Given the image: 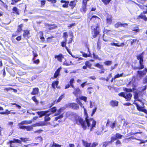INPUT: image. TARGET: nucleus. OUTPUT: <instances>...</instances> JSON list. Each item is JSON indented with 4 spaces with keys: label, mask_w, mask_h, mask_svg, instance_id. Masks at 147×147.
I'll use <instances>...</instances> for the list:
<instances>
[{
    "label": "nucleus",
    "mask_w": 147,
    "mask_h": 147,
    "mask_svg": "<svg viewBox=\"0 0 147 147\" xmlns=\"http://www.w3.org/2000/svg\"><path fill=\"white\" fill-rule=\"evenodd\" d=\"M84 115L85 116V120L83 119L78 115L74 117L75 123L80 125L84 130H86L87 127L90 128V131H92L94 128L96 127V121L93 118H89L88 114L85 108L84 109Z\"/></svg>",
    "instance_id": "1"
},
{
    "label": "nucleus",
    "mask_w": 147,
    "mask_h": 147,
    "mask_svg": "<svg viewBox=\"0 0 147 147\" xmlns=\"http://www.w3.org/2000/svg\"><path fill=\"white\" fill-rule=\"evenodd\" d=\"M90 20L94 23L96 24V26L92 30V38H96L100 35L101 30L100 29V23L101 21V19L97 16L93 15L89 18Z\"/></svg>",
    "instance_id": "2"
},
{
    "label": "nucleus",
    "mask_w": 147,
    "mask_h": 147,
    "mask_svg": "<svg viewBox=\"0 0 147 147\" xmlns=\"http://www.w3.org/2000/svg\"><path fill=\"white\" fill-rule=\"evenodd\" d=\"M20 139V140L13 138V141L10 140L7 142V144H10V147H17L15 143L21 144L22 142H26L29 141V138H26L21 137Z\"/></svg>",
    "instance_id": "3"
},
{
    "label": "nucleus",
    "mask_w": 147,
    "mask_h": 147,
    "mask_svg": "<svg viewBox=\"0 0 147 147\" xmlns=\"http://www.w3.org/2000/svg\"><path fill=\"white\" fill-rule=\"evenodd\" d=\"M144 52H143L141 53L136 56L137 59L139 60V65L138 67H135L133 69L134 70L142 69L144 68Z\"/></svg>",
    "instance_id": "4"
},
{
    "label": "nucleus",
    "mask_w": 147,
    "mask_h": 147,
    "mask_svg": "<svg viewBox=\"0 0 147 147\" xmlns=\"http://www.w3.org/2000/svg\"><path fill=\"white\" fill-rule=\"evenodd\" d=\"M61 3H64L62 7L63 8H68L69 6L71 9H73L76 5V1L74 0L70 2L64 0H61Z\"/></svg>",
    "instance_id": "5"
},
{
    "label": "nucleus",
    "mask_w": 147,
    "mask_h": 147,
    "mask_svg": "<svg viewBox=\"0 0 147 147\" xmlns=\"http://www.w3.org/2000/svg\"><path fill=\"white\" fill-rule=\"evenodd\" d=\"M118 95L119 96L124 98L126 101H130L132 96V95L131 93L126 94L124 92H121Z\"/></svg>",
    "instance_id": "6"
},
{
    "label": "nucleus",
    "mask_w": 147,
    "mask_h": 147,
    "mask_svg": "<svg viewBox=\"0 0 147 147\" xmlns=\"http://www.w3.org/2000/svg\"><path fill=\"white\" fill-rule=\"evenodd\" d=\"M147 14V9L146 11H143L141 13L140 15L137 16V19L138 20H142L144 22L147 21V17L146 15V14Z\"/></svg>",
    "instance_id": "7"
},
{
    "label": "nucleus",
    "mask_w": 147,
    "mask_h": 147,
    "mask_svg": "<svg viewBox=\"0 0 147 147\" xmlns=\"http://www.w3.org/2000/svg\"><path fill=\"white\" fill-rule=\"evenodd\" d=\"M67 40H64L63 41L61 42V45L63 47H64L67 50L68 53L73 58H75V56L73 55L70 50L68 49V47L66 46ZM75 58H77L75 57Z\"/></svg>",
    "instance_id": "8"
},
{
    "label": "nucleus",
    "mask_w": 147,
    "mask_h": 147,
    "mask_svg": "<svg viewBox=\"0 0 147 147\" xmlns=\"http://www.w3.org/2000/svg\"><path fill=\"white\" fill-rule=\"evenodd\" d=\"M74 90L72 92L73 94L76 97H78L79 95H80L82 92L79 87L75 88L74 87Z\"/></svg>",
    "instance_id": "9"
},
{
    "label": "nucleus",
    "mask_w": 147,
    "mask_h": 147,
    "mask_svg": "<svg viewBox=\"0 0 147 147\" xmlns=\"http://www.w3.org/2000/svg\"><path fill=\"white\" fill-rule=\"evenodd\" d=\"M30 30L28 29L24 30H23V36L24 38L28 39L30 37Z\"/></svg>",
    "instance_id": "10"
},
{
    "label": "nucleus",
    "mask_w": 147,
    "mask_h": 147,
    "mask_svg": "<svg viewBox=\"0 0 147 147\" xmlns=\"http://www.w3.org/2000/svg\"><path fill=\"white\" fill-rule=\"evenodd\" d=\"M32 123V120L27 121L24 120L21 121V122L18 123V126L19 129H21L20 127L21 126H24L22 125H28L31 123Z\"/></svg>",
    "instance_id": "11"
},
{
    "label": "nucleus",
    "mask_w": 147,
    "mask_h": 147,
    "mask_svg": "<svg viewBox=\"0 0 147 147\" xmlns=\"http://www.w3.org/2000/svg\"><path fill=\"white\" fill-rule=\"evenodd\" d=\"M138 98V93L137 92H135L134 95V98L135 100L134 101H135V100L139 101L141 104V105H140V106H142L144 105V103L142 102V100L139 99Z\"/></svg>",
    "instance_id": "12"
},
{
    "label": "nucleus",
    "mask_w": 147,
    "mask_h": 147,
    "mask_svg": "<svg viewBox=\"0 0 147 147\" xmlns=\"http://www.w3.org/2000/svg\"><path fill=\"white\" fill-rule=\"evenodd\" d=\"M54 58L59 62H62L63 59L64 58V55L62 53H60L58 55H55Z\"/></svg>",
    "instance_id": "13"
},
{
    "label": "nucleus",
    "mask_w": 147,
    "mask_h": 147,
    "mask_svg": "<svg viewBox=\"0 0 147 147\" xmlns=\"http://www.w3.org/2000/svg\"><path fill=\"white\" fill-rule=\"evenodd\" d=\"M85 65L83 66L82 68L84 70L87 69L88 68L89 69H92V64L89 61H86L85 62Z\"/></svg>",
    "instance_id": "14"
},
{
    "label": "nucleus",
    "mask_w": 147,
    "mask_h": 147,
    "mask_svg": "<svg viewBox=\"0 0 147 147\" xmlns=\"http://www.w3.org/2000/svg\"><path fill=\"white\" fill-rule=\"evenodd\" d=\"M82 7L80 9V11L82 12L85 13L87 10L86 8L87 3L86 2L82 1Z\"/></svg>",
    "instance_id": "15"
},
{
    "label": "nucleus",
    "mask_w": 147,
    "mask_h": 147,
    "mask_svg": "<svg viewBox=\"0 0 147 147\" xmlns=\"http://www.w3.org/2000/svg\"><path fill=\"white\" fill-rule=\"evenodd\" d=\"M86 49H87V51L89 53L88 54L82 51H80V53L82 54V56L86 58L91 57V54L90 51L89 47H86Z\"/></svg>",
    "instance_id": "16"
},
{
    "label": "nucleus",
    "mask_w": 147,
    "mask_h": 147,
    "mask_svg": "<svg viewBox=\"0 0 147 147\" xmlns=\"http://www.w3.org/2000/svg\"><path fill=\"white\" fill-rule=\"evenodd\" d=\"M61 69V67L58 68L55 72L53 76L51 78V79H53L57 78L60 75V73Z\"/></svg>",
    "instance_id": "17"
},
{
    "label": "nucleus",
    "mask_w": 147,
    "mask_h": 147,
    "mask_svg": "<svg viewBox=\"0 0 147 147\" xmlns=\"http://www.w3.org/2000/svg\"><path fill=\"white\" fill-rule=\"evenodd\" d=\"M94 66L101 69L100 72V74L103 73L104 72L105 69L103 65L100 64L99 63H97L95 64Z\"/></svg>",
    "instance_id": "18"
},
{
    "label": "nucleus",
    "mask_w": 147,
    "mask_h": 147,
    "mask_svg": "<svg viewBox=\"0 0 147 147\" xmlns=\"http://www.w3.org/2000/svg\"><path fill=\"white\" fill-rule=\"evenodd\" d=\"M59 84V81L57 80H56L53 81L52 82L51 84V86L52 88L54 90L56 88H60L59 86H58Z\"/></svg>",
    "instance_id": "19"
},
{
    "label": "nucleus",
    "mask_w": 147,
    "mask_h": 147,
    "mask_svg": "<svg viewBox=\"0 0 147 147\" xmlns=\"http://www.w3.org/2000/svg\"><path fill=\"white\" fill-rule=\"evenodd\" d=\"M114 41L115 42H117V43H111V45L115 46L116 47H123L125 45V43L124 42H122L121 43L119 44V42L118 41H117L116 40H115Z\"/></svg>",
    "instance_id": "20"
},
{
    "label": "nucleus",
    "mask_w": 147,
    "mask_h": 147,
    "mask_svg": "<svg viewBox=\"0 0 147 147\" xmlns=\"http://www.w3.org/2000/svg\"><path fill=\"white\" fill-rule=\"evenodd\" d=\"M113 18L111 15L108 14L106 18V22L107 24L109 25L111 24L112 22Z\"/></svg>",
    "instance_id": "21"
},
{
    "label": "nucleus",
    "mask_w": 147,
    "mask_h": 147,
    "mask_svg": "<svg viewBox=\"0 0 147 147\" xmlns=\"http://www.w3.org/2000/svg\"><path fill=\"white\" fill-rule=\"evenodd\" d=\"M49 112L48 110L45 111H37L36 113L40 117H42L43 116L46 115Z\"/></svg>",
    "instance_id": "22"
},
{
    "label": "nucleus",
    "mask_w": 147,
    "mask_h": 147,
    "mask_svg": "<svg viewBox=\"0 0 147 147\" xmlns=\"http://www.w3.org/2000/svg\"><path fill=\"white\" fill-rule=\"evenodd\" d=\"M39 92V89L38 87H35L33 88L32 91L30 94L32 95L38 94Z\"/></svg>",
    "instance_id": "23"
},
{
    "label": "nucleus",
    "mask_w": 147,
    "mask_h": 147,
    "mask_svg": "<svg viewBox=\"0 0 147 147\" xmlns=\"http://www.w3.org/2000/svg\"><path fill=\"white\" fill-rule=\"evenodd\" d=\"M20 128H21V129H26L27 131H31L33 129V128L32 126L29 125L21 126Z\"/></svg>",
    "instance_id": "24"
},
{
    "label": "nucleus",
    "mask_w": 147,
    "mask_h": 147,
    "mask_svg": "<svg viewBox=\"0 0 147 147\" xmlns=\"http://www.w3.org/2000/svg\"><path fill=\"white\" fill-rule=\"evenodd\" d=\"M69 106L74 109L78 110L79 109V106L76 103H71L70 104Z\"/></svg>",
    "instance_id": "25"
},
{
    "label": "nucleus",
    "mask_w": 147,
    "mask_h": 147,
    "mask_svg": "<svg viewBox=\"0 0 147 147\" xmlns=\"http://www.w3.org/2000/svg\"><path fill=\"white\" fill-rule=\"evenodd\" d=\"M46 125V123L44 121H40L34 124V126H43Z\"/></svg>",
    "instance_id": "26"
},
{
    "label": "nucleus",
    "mask_w": 147,
    "mask_h": 147,
    "mask_svg": "<svg viewBox=\"0 0 147 147\" xmlns=\"http://www.w3.org/2000/svg\"><path fill=\"white\" fill-rule=\"evenodd\" d=\"M119 102L116 100H112L110 101V105L113 107L117 106L118 105Z\"/></svg>",
    "instance_id": "27"
},
{
    "label": "nucleus",
    "mask_w": 147,
    "mask_h": 147,
    "mask_svg": "<svg viewBox=\"0 0 147 147\" xmlns=\"http://www.w3.org/2000/svg\"><path fill=\"white\" fill-rule=\"evenodd\" d=\"M137 76L141 78L146 75L145 73L142 71H137Z\"/></svg>",
    "instance_id": "28"
},
{
    "label": "nucleus",
    "mask_w": 147,
    "mask_h": 147,
    "mask_svg": "<svg viewBox=\"0 0 147 147\" xmlns=\"http://www.w3.org/2000/svg\"><path fill=\"white\" fill-rule=\"evenodd\" d=\"M23 26L24 25L22 24L18 25L16 32H21L22 31V28Z\"/></svg>",
    "instance_id": "29"
},
{
    "label": "nucleus",
    "mask_w": 147,
    "mask_h": 147,
    "mask_svg": "<svg viewBox=\"0 0 147 147\" xmlns=\"http://www.w3.org/2000/svg\"><path fill=\"white\" fill-rule=\"evenodd\" d=\"M55 26L54 24H47L45 25V26H48L49 27V28H48V30H51L55 28L56 27V26Z\"/></svg>",
    "instance_id": "30"
},
{
    "label": "nucleus",
    "mask_w": 147,
    "mask_h": 147,
    "mask_svg": "<svg viewBox=\"0 0 147 147\" xmlns=\"http://www.w3.org/2000/svg\"><path fill=\"white\" fill-rule=\"evenodd\" d=\"M134 27L133 28L132 31L136 32H139L140 30L138 26L136 25H134Z\"/></svg>",
    "instance_id": "31"
},
{
    "label": "nucleus",
    "mask_w": 147,
    "mask_h": 147,
    "mask_svg": "<svg viewBox=\"0 0 147 147\" xmlns=\"http://www.w3.org/2000/svg\"><path fill=\"white\" fill-rule=\"evenodd\" d=\"M65 94L64 93L62 94L56 101V103H58L60 102L62 99L64 98L65 97Z\"/></svg>",
    "instance_id": "32"
},
{
    "label": "nucleus",
    "mask_w": 147,
    "mask_h": 147,
    "mask_svg": "<svg viewBox=\"0 0 147 147\" xmlns=\"http://www.w3.org/2000/svg\"><path fill=\"white\" fill-rule=\"evenodd\" d=\"M64 110V108L63 107H61L60 108L57 110V112L55 114V115H60L61 113Z\"/></svg>",
    "instance_id": "33"
},
{
    "label": "nucleus",
    "mask_w": 147,
    "mask_h": 147,
    "mask_svg": "<svg viewBox=\"0 0 147 147\" xmlns=\"http://www.w3.org/2000/svg\"><path fill=\"white\" fill-rule=\"evenodd\" d=\"M70 35L71 37L69 39V40L68 42V44L69 45L70 44L72 43V41L73 39L74 36L73 33L72 32H71Z\"/></svg>",
    "instance_id": "34"
},
{
    "label": "nucleus",
    "mask_w": 147,
    "mask_h": 147,
    "mask_svg": "<svg viewBox=\"0 0 147 147\" xmlns=\"http://www.w3.org/2000/svg\"><path fill=\"white\" fill-rule=\"evenodd\" d=\"M12 12L13 13H16L18 15L19 14L18 10L16 7H13L12 8Z\"/></svg>",
    "instance_id": "35"
},
{
    "label": "nucleus",
    "mask_w": 147,
    "mask_h": 147,
    "mask_svg": "<svg viewBox=\"0 0 147 147\" xmlns=\"http://www.w3.org/2000/svg\"><path fill=\"white\" fill-rule=\"evenodd\" d=\"M80 97L78 98V97H77V98L76 99V101L78 104H79L80 106L81 107H83L84 108V106H83V104L80 102Z\"/></svg>",
    "instance_id": "36"
},
{
    "label": "nucleus",
    "mask_w": 147,
    "mask_h": 147,
    "mask_svg": "<svg viewBox=\"0 0 147 147\" xmlns=\"http://www.w3.org/2000/svg\"><path fill=\"white\" fill-rule=\"evenodd\" d=\"M112 30H110L105 29L104 32H105V34H106L107 35H110L111 34H112L111 33L112 32Z\"/></svg>",
    "instance_id": "37"
},
{
    "label": "nucleus",
    "mask_w": 147,
    "mask_h": 147,
    "mask_svg": "<svg viewBox=\"0 0 147 147\" xmlns=\"http://www.w3.org/2000/svg\"><path fill=\"white\" fill-rule=\"evenodd\" d=\"M51 114H46L45 115L44 118V121H49L51 119V118L49 117Z\"/></svg>",
    "instance_id": "38"
},
{
    "label": "nucleus",
    "mask_w": 147,
    "mask_h": 147,
    "mask_svg": "<svg viewBox=\"0 0 147 147\" xmlns=\"http://www.w3.org/2000/svg\"><path fill=\"white\" fill-rule=\"evenodd\" d=\"M71 62L70 61H67V60H65L63 62V65L66 66H69L71 65Z\"/></svg>",
    "instance_id": "39"
},
{
    "label": "nucleus",
    "mask_w": 147,
    "mask_h": 147,
    "mask_svg": "<svg viewBox=\"0 0 147 147\" xmlns=\"http://www.w3.org/2000/svg\"><path fill=\"white\" fill-rule=\"evenodd\" d=\"M115 136L117 140L121 139L123 137V135L119 133H116L115 134Z\"/></svg>",
    "instance_id": "40"
},
{
    "label": "nucleus",
    "mask_w": 147,
    "mask_h": 147,
    "mask_svg": "<svg viewBox=\"0 0 147 147\" xmlns=\"http://www.w3.org/2000/svg\"><path fill=\"white\" fill-rule=\"evenodd\" d=\"M137 140L140 141V142L139 143V144H144L147 142V140H143L140 139L139 138H140V136H138L137 137Z\"/></svg>",
    "instance_id": "41"
},
{
    "label": "nucleus",
    "mask_w": 147,
    "mask_h": 147,
    "mask_svg": "<svg viewBox=\"0 0 147 147\" xmlns=\"http://www.w3.org/2000/svg\"><path fill=\"white\" fill-rule=\"evenodd\" d=\"M74 79L73 78H71L70 79L69 83L70 84L71 86L73 88H74V86L73 84V83L74 82Z\"/></svg>",
    "instance_id": "42"
},
{
    "label": "nucleus",
    "mask_w": 147,
    "mask_h": 147,
    "mask_svg": "<svg viewBox=\"0 0 147 147\" xmlns=\"http://www.w3.org/2000/svg\"><path fill=\"white\" fill-rule=\"evenodd\" d=\"M68 36L67 32H64L63 33V38L64 40H67V38Z\"/></svg>",
    "instance_id": "43"
},
{
    "label": "nucleus",
    "mask_w": 147,
    "mask_h": 147,
    "mask_svg": "<svg viewBox=\"0 0 147 147\" xmlns=\"http://www.w3.org/2000/svg\"><path fill=\"white\" fill-rule=\"evenodd\" d=\"M88 92L89 94H91L94 91V89L92 87H89L87 88Z\"/></svg>",
    "instance_id": "44"
},
{
    "label": "nucleus",
    "mask_w": 147,
    "mask_h": 147,
    "mask_svg": "<svg viewBox=\"0 0 147 147\" xmlns=\"http://www.w3.org/2000/svg\"><path fill=\"white\" fill-rule=\"evenodd\" d=\"M102 2L105 5L108 4L111 0H101Z\"/></svg>",
    "instance_id": "45"
},
{
    "label": "nucleus",
    "mask_w": 147,
    "mask_h": 147,
    "mask_svg": "<svg viewBox=\"0 0 147 147\" xmlns=\"http://www.w3.org/2000/svg\"><path fill=\"white\" fill-rule=\"evenodd\" d=\"M63 117V114H62L60 115H59V116L57 117H55V120L56 121H57L58 119L61 118H62Z\"/></svg>",
    "instance_id": "46"
},
{
    "label": "nucleus",
    "mask_w": 147,
    "mask_h": 147,
    "mask_svg": "<svg viewBox=\"0 0 147 147\" xmlns=\"http://www.w3.org/2000/svg\"><path fill=\"white\" fill-rule=\"evenodd\" d=\"M112 63V61H107L104 62V63L106 65L109 66Z\"/></svg>",
    "instance_id": "47"
},
{
    "label": "nucleus",
    "mask_w": 147,
    "mask_h": 147,
    "mask_svg": "<svg viewBox=\"0 0 147 147\" xmlns=\"http://www.w3.org/2000/svg\"><path fill=\"white\" fill-rule=\"evenodd\" d=\"M50 110L52 113H54L55 112L57 111L56 107H54L51 108L50 109Z\"/></svg>",
    "instance_id": "48"
},
{
    "label": "nucleus",
    "mask_w": 147,
    "mask_h": 147,
    "mask_svg": "<svg viewBox=\"0 0 147 147\" xmlns=\"http://www.w3.org/2000/svg\"><path fill=\"white\" fill-rule=\"evenodd\" d=\"M109 144H110L109 141H106L103 142L102 146L103 147H106L108 146Z\"/></svg>",
    "instance_id": "49"
},
{
    "label": "nucleus",
    "mask_w": 147,
    "mask_h": 147,
    "mask_svg": "<svg viewBox=\"0 0 147 147\" xmlns=\"http://www.w3.org/2000/svg\"><path fill=\"white\" fill-rule=\"evenodd\" d=\"M11 0V4L12 5H15L16 4V3H18V2L20 1L21 0Z\"/></svg>",
    "instance_id": "50"
},
{
    "label": "nucleus",
    "mask_w": 147,
    "mask_h": 147,
    "mask_svg": "<svg viewBox=\"0 0 147 147\" xmlns=\"http://www.w3.org/2000/svg\"><path fill=\"white\" fill-rule=\"evenodd\" d=\"M115 144L116 146H121L122 143L120 140H117L115 142Z\"/></svg>",
    "instance_id": "51"
},
{
    "label": "nucleus",
    "mask_w": 147,
    "mask_h": 147,
    "mask_svg": "<svg viewBox=\"0 0 147 147\" xmlns=\"http://www.w3.org/2000/svg\"><path fill=\"white\" fill-rule=\"evenodd\" d=\"M51 147H61V145L57 144L54 142H53L51 146Z\"/></svg>",
    "instance_id": "52"
},
{
    "label": "nucleus",
    "mask_w": 147,
    "mask_h": 147,
    "mask_svg": "<svg viewBox=\"0 0 147 147\" xmlns=\"http://www.w3.org/2000/svg\"><path fill=\"white\" fill-rule=\"evenodd\" d=\"M134 90L135 89L134 88H133V89L131 88H125V89H123V90L124 91H125L127 92H132L133 90Z\"/></svg>",
    "instance_id": "53"
},
{
    "label": "nucleus",
    "mask_w": 147,
    "mask_h": 147,
    "mask_svg": "<svg viewBox=\"0 0 147 147\" xmlns=\"http://www.w3.org/2000/svg\"><path fill=\"white\" fill-rule=\"evenodd\" d=\"M93 58L94 59H98L99 60H101V59L99 58V57L98 55H96L94 53H93Z\"/></svg>",
    "instance_id": "54"
},
{
    "label": "nucleus",
    "mask_w": 147,
    "mask_h": 147,
    "mask_svg": "<svg viewBox=\"0 0 147 147\" xmlns=\"http://www.w3.org/2000/svg\"><path fill=\"white\" fill-rule=\"evenodd\" d=\"M46 1L45 0H42L40 1V7H41L44 6L45 3Z\"/></svg>",
    "instance_id": "55"
},
{
    "label": "nucleus",
    "mask_w": 147,
    "mask_h": 147,
    "mask_svg": "<svg viewBox=\"0 0 147 147\" xmlns=\"http://www.w3.org/2000/svg\"><path fill=\"white\" fill-rule=\"evenodd\" d=\"M117 139L116 138L115 136V137H111V140L109 141L110 142V144H111L115 140H117Z\"/></svg>",
    "instance_id": "56"
},
{
    "label": "nucleus",
    "mask_w": 147,
    "mask_h": 147,
    "mask_svg": "<svg viewBox=\"0 0 147 147\" xmlns=\"http://www.w3.org/2000/svg\"><path fill=\"white\" fill-rule=\"evenodd\" d=\"M121 22H118L115 25V27L116 28H117L119 27H121Z\"/></svg>",
    "instance_id": "57"
},
{
    "label": "nucleus",
    "mask_w": 147,
    "mask_h": 147,
    "mask_svg": "<svg viewBox=\"0 0 147 147\" xmlns=\"http://www.w3.org/2000/svg\"><path fill=\"white\" fill-rule=\"evenodd\" d=\"M87 81L85 82L80 84V86L82 88L84 87L86 85H88L90 84V83H87Z\"/></svg>",
    "instance_id": "58"
},
{
    "label": "nucleus",
    "mask_w": 147,
    "mask_h": 147,
    "mask_svg": "<svg viewBox=\"0 0 147 147\" xmlns=\"http://www.w3.org/2000/svg\"><path fill=\"white\" fill-rule=\"evenodd\" d=\"M80 99L84 100L85 102H86L87 101V97L85 96H81L80 97Z\"/></svg>",
    "instance_id": "59"
},
{
    "label": "nucleus",
    "mask_w": 147,
    "mask_h": 147,
    "mask_svg": "<svg viewBox=\"0 0 147 147\" xmlns=\"http://www.w3.org/2000/svg\"><path fill=\"white\" fill-rule=\"evenodd\" d=\"M123 73H121L120 74H117V75H115L114 76V78L115 79L117 78H119L120 77H122L123 76Z\"/></svg>",
    "instance_id": "60"
},
{
    "label": "nucleus",
    "mask_w": 147,
    "mask_h": 147,
    "mask_svg": "<svg viewBox=\"0 0 147 147\" xmlns=\"http://www.w3.org/2000/svg\"><path fill=\"white\" fill-rule=\"evenodd\" d=\"M33 55V57L32 58L33 60H34L35 59V57H36L38 56V55L35 52H34V51H32V52Z\"/></svg>",
    "instance_id": "61"
},
{
    "label": "nucleus",
    "mask_w": 147,
    "mask_h": 147,
    "mask_svg": "<svg viewBox=\"0 0 147 147\" xmlns=\"http://www.w3.org/2000/svg\"><path fill=\"white\" fill-rule=\"evenodd\" d=\"M76 25V24L75 23H73L71 24H69L67 26V27L69 29H70L73 26H75Z\"/></svg>",
    "instance_id": "62"
},
{
    "label": "nucleus",
    "mask_w": 147,
    "mask_h": 147,
    "mask_svg": "<svg viewBox=\"0 0 147 147\" xmlns=\"http://www.w3.org/2000/svg\"><path fill=\"white\" fill-rule=\"evenodd\" d=\"M54 37L53 36H51L50 37H48L47 38V42H51V41L50 40V39L53 38Z\"/></svg>",
    "instance_id": "63"
},
{
    "label": "nucleus",
    "mask_w": 147,
    "mask_h": 147,
    "mask_svg": "<svg viewBox=\"0 0 147 147\" xmlns=\"http://www.w3.org/2000/svg\"><path fill=\"white\" fill-rule=\"evenodd\" d=\"M32 100L36 103H38V101L36 98L35 96H34L32 97Z\"/></svg>",
    "instance_id": "64"
}]
</instances>
